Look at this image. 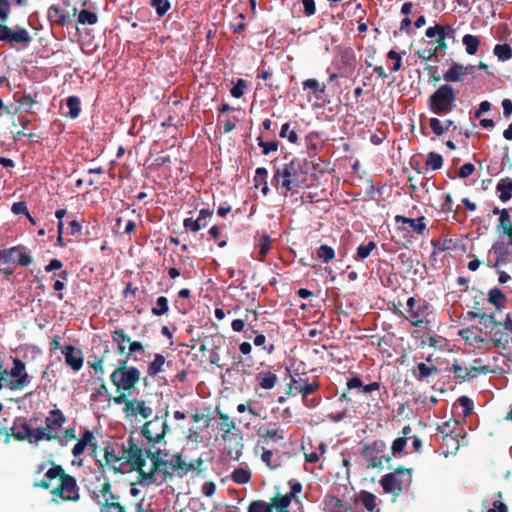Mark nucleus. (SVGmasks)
<instances>
[{"label":"nucleus","instance_id":"1","mask_svg":"<svg viewBox=\"0 0 512 512\" xmlns=\"http://www.w3.org/2000/svg\"><path fill=\"white\" fill-rule=\"evenodd\" d=\"M307 174L308 161L294 157L282 167L275 168L272 182L282 195L287 196L289 192H298L306 184Z\"/></svg>","mask_w":512,"mask_h":512},{"label":"nucleus","instance_id":"2","mask_svg":"<svg viewBox=\"0 0 512 512\" xmlns=\"http://www.w3.org/2000/svg\"><path fill=\"white\" fill-rule=\"evenodd\" d=\"M141 379V372L137 367L128 365L127 359L121 360L110 375V381L119 393L113 397V402L121 405L127 397L131 396Z\"/></svg>","mask_w":512,"mask_h":512},{"label":"nucleus","instance_id":"3","mask_svg":"<svg viewBox=\"0 0 512 512\" xmlns=\"http://www.w3.org/2000/svg\"><path fill=\"white\" fill-rule=\"evenodd\" d=\"M457 93L448 83L440 85L428 98V108L436 115L443 116L453 111Z\"/></svg>","mask_w":512,"mask_h":512},{"label":"nucleus","instance_id":"4","mask_svg":"<svg viewBox=\"0 0 512 512\" xmlns=\"http://www.w3.org/2000/svg\"><path fill=\"white\" fill-rule=\"evenodd\" d=\"M66 422L67 418L60 409H52L45 418V427L36 428L37 437L40 438V441L60 439L58 431Z\"/></svg>","mask_w":512,"mask_h":512},{"label":"nucleus","instance_id":"5","mask_svg":"<svg viewBox=\"0 0 512 512\" xmlns=\"http://www.w3.org/2000/svg\"><path fill=\"white\" fill-rule=\"evenodd\" d=\"M50 493L63 501L77 502L80 499L79 487L75 477L65 471L60 477L58 485L51 489Z\"/></svg>","mask_w":512,"mask_h":512},{"label":"nucleus","instance_id":"6","mask_svg":"<svg viewBox=\"0 0 512 512\" xmlns=\"http://www.w3.org/2000/svg\"><path fill=\"white\" fill-rule=\"evenodd\" d=\"M141 448L132 436L122 444V458L130 464L132 469H140L146 465V450Z\"/></svg>","mask_w":512,"mask_h":512},{"label":"nucleus","instance_id":"7","mask_svg":"<svg viewBox=\"0 0 512 512\" xmlns=\"http://www.w3.org/2000/svg\"><path fill=\"white\" fill-rule=\"evenodd\" d=\"M410 481L411 470L399 466L394 473L384 475L380 480V484L386 493L398 494L403 490V483Z\"/></svg>","mask_w":512,"mask_h":512},{"label":"nucleus","instance_id":"8","mask_svg":"<svg viewBox=\"0 0 512 512\" xmlns=\"http://www.w3.org/2000/svg\"><path fill=\"white\" fill-rule=\"evenodd\" d=\"M386 444L383 440H376L366 444L362 450V456L369 462L368 468H383V461L389 462L391 456H385Z\"/></svg>","mask_w":512,"mask_h":512},{"label":"nucleus","instance_id":"9","mask_svg":"<svg viewBox=\"0 0 512 512\" xmlns=\"http://www.w3.org/2000/svg\"><path fill=\"white\" fill-rule=\"evenodd\" d=\"M161 449L156 448L155 450H152L151 448L146 450V457L152 461V466L149 472H146L144 470V467H141L140 469H133L134 471H138V482L139 484L149 486L153 483H155V474L157 471H160L163 467L164 459L160 456Z\"/></svg>","mask_w":512,"mask_h":512},{"label":"nucleus","instance_id":"10","mask_svg":"<svg viewBox=\"0 0 512 512\" xmlns=\"http://www.w3.org/2000/svg\"><path fill=\"white\" fill-rule=\"evenodd\" d=\"M168 431V424L166 421L161 420L159 417H155L154 419L146 422L142 429V435L148 440L152 450H154V445L160 443L166 433Z\"/></svg>","mask_w":512,"mask_h":512},{"label":"nucleus","instance_id":"11","mask_svg":"<svg viewBox=\"0 0 512 512\" xmlns=\"http://www.w3.org/2000/svg\"><path fill=\"white\" fill-rule=\"evenodd\" d=\"M293 387L297 394L302 397L303 404L306 407H314L318 404L314 398H309L310 395L319 391L320 384L318 381L310 382L308 378L293 377Z\"/></svg>","mask_w":512,"mask_h":512},{"label":"nucleus","instance_id":"12","mask_svg":"<svg viewBox=\"0 0 512 512\" xmlns=\"http://www.w3.org/2000/svg\"><path fill=\"white\" fill-rule=\"evenodd\" d=\"M0 41H8L12 46L14 44H21L27 47L32 38L29 31L24 27H17L16 30H12L6 24H0Z\"/></svg>","mask_w":512,"mask_h":512},{"label":"nucleus","instance_id":"13","mask_svg":"<svg viewBox=\"0 0 512 512\" xmlns=\"http://www.w3.org/2000/svg\"><path fill=\"white\" fill-rule=\"evenodd\" d=\"M5 443H8L10 437H14L18 441H28L29 443H38L40 438L37 437L36 429L32 428L27 422H17L5 432Z\"/></svg>","mask_w":512,"mask_h":512},{"label":"nucleus","instance_id":"14","mask_svg":"<svg viewBox=\"0 0 512 512\" xmlns=\"http://www.w3.org/2000/svg\"><path fill=\"white\" fill-rule=\"evenodd\" d=\"M450 372H452L455 376V379L458 383H463L465 381H470L473 378H476L478 374H487L490 372V368L487 365L483 366H472L470 369L462 366L457 360L453 362L451 365Z\"/></svg>","mask_w":512,"mask_h":512},{"label":"nucleus","instance_id":"15","mask_svg":"<svg viewBox=\"0 0 512 512\" xmlns=\"http://www.w3.org/2000/svg\"><path fill=\"white\" fill-rule=\"evenodd\" d=\"M92 500L100 506L101 502H117L121 497L113 492L112 484L109 479L105 478L103 482H99L90 490Z\"/></svg>","mask_w":512,"mask_h":512},{"label":"nucleus","instance_id":"16","mask_svg":"<svg viewBox=\"0 0 512 512\" xmlns=\"http://www.w3.org/2000/svg\"><path fill=\"white\" fill-rule=\"evenodd\" d=\"M13 379L10 380L8 387L11 390L23 389L30 381V376L26 372L25 363L19 358H13V367L8 371Z\"/></svg>","mask_w":512,"mask_h":512},{"label":"nucleus","instance_id":"17","mask_svg":"<svg viewBox=\"0 0 512 512\" xmlns=\"http://www.w3.org/2000/svg\"><path fill=\"white\" fill-rule=\"evenodd\" d=\"M122 404H124L123 413L129 419L136 418L137 416L148 419L153 414V409L144 400L129 399L127 397Z\"/></svg>","mask_w":512,"mask_h":512},{"label":"nucleus","instance_id":"18","mask_svg":"<svg viewBox=\"0 0 512 512\" xmlns=\"http://www.w3.org/2000/svg\"><path fill=\"white\" fill-rule=\"evenodd\" d=\"M23 246H13L1 250V261L4 264L18 263L20 266H29L33 259L26 253Z\"/></svg>","mask_w":512,"mask_h":512},{"label":"nucleus","instance_id":"19","mask_svg":"<svg viewBox=\"0 0 512 512\" xmlns=\"http://www.w3.org/2000/svg\"><path fill=\"white\" fill-rule=\"evenodd\" d=\"M408 316L406 319L414 327H418L423 323V318L426 315L428 305L424 300H416L415 297H410L407 300Z\"/></svg>","mask_w":512,"mask_h":512},{"label":"nucleus","instance_id":"20","mask_svg":"<svg viewBox=\"0 0 512 512\" xmlns=\"http://www.w3.org/2000/svg\"><path fill=\"white\" fill-rule=\"evenodd\" d=\"M335 63L340 74L348 75L356 66V56L352 48L342 49L335 58Z\"/></svg>","mask_w":512,"mask_h":512},{"label":"nucleus","instance_id":"21","mask_svg":"<svg viewBox=\"0 0 512 512\" xmlns=\"http://www.w3.org/2000/svg\"><path fill=\"white\" fill-rule=\"evenodd\" d=\"M61 353L65 357V364L73 371H79L83 366V354L79 348L73 345H64L61 347Z\"/></svg>","mask_w":512,"mask_h":512},{"label":"nucleus","instance_id":"22","mask_svg":"<svg viewBox=\"0 0 512 512\" xmlns=\"http://www.w3.org/2000/svg\"><path fill=\"white\" fill-rule=\"evenodd\" d=\"M86 448H89L92 454H96L97 443L94 434L90 430H85L81 438L73 447V456L78 457L82 455Z\"/></svg>","mask_w":512,"mask_h":512},{"label":"nucleus","instance_id":"23","mask_svg":"<svg viewBox=\"0 0 512 512\" xmlns=\"http://www.w3.org/2000/svg\"><path fill=\"white\" fill-rule=\"evenodd\" d=\"M47 18L52 25H58L61 27L71 25V17L68 14H64L59 4H53L48 8Z\"/></svg>","mask_w":512,"mask_h":512},{"label":"nucleus","instance_id":"24","mask_svg":"<svg viewBox=\"0 0 512 512\" xmlns=\"http://www.w3.org/2000/svg\"><path fill=\"white\" fill-rule=\"evenodd\" d=\"M64 474V468L60 465L52 463V467L44 474V477L40 481H34V487H41L43 489H49L51 483L55 479H60Z\"/></svg>","mask_w":512,"mask_h":512},{"label":"nucleus","instance_id":"25","mask_svg":"<svg viewBox=\"0 0 512 512\" xmlns=\"http://www.w3.org/2000/svg\"><path fill=\"white\" fill-rule=\"evenodd\" d=\"M394 219L397 224H408L412 231L419 236H423L427 231L425 222L426 218L424 216H421L417 219H412L402 215H396Z\"/></svg>","mask_w":512,"mask_h":512},{"label":"nucleus","instance_id":"26","mask_svg":"<svg viewBox=\"0 0 512 512\" xmlns=\"http://www.w3.org/2000/svg\"><path fill=\"white\" fill-rule=\"evenodd\" d=\"M494 214H499L498 229H502L503 233L509 238V245L512 246V221L507 209H499L495 207L493 209Z\"/></svg>","mask_w":512,"mask_h":512},{"label":"nucleus","instance_id":"27","mask_svg":"<svg viewBox=\"0 0 512 512\" xmlns=\"http://www.w3.org/2000/svg\"><path fill=\"white\" fill-rule=\"evenodd\" d=\"M302 87L304 91H309V99L310 94H312L316 100L324 99L326 93V85L324 83H320L318 80L310 78L302 82Z\"/></svg>","mask_w":512,"mask_h":512},{"label":"nucleus","instance_id":"28","mask_svg":"<svg viewBox=\"0 0 512 512\" xmlns=\"http://www.w3.org/2000/svg\"><path fill=\"white\" fill-rule=\"evenodd\" d=\"M468 74V67L459 63H452L450 68L443 74V79L448 82L462 81Z\"/></svg>","mask_w":512,"mask_h":512},{"label":"nucleus","instance_id":"29","mask_svg":"<svg viewBox=\"0 0 512 512\" xmlns=\"http://www.w3.org/2000/svg\"><path fill=\"white\" fill-rule=\"evenodd\" d=\"M455 33L456 30L449 24H435L434 26H429L425 31V35L430 39L435 38L437 34H441L442 37L454 40Z\"/></svg>","mask_w":512,"mask_h":512},{"label":"nucleus","instance_id":"30","mask_svg":"<svg viewBox=\"0 0 512 512\" xmlns=\"http://www.w3.org/2000/svg\"><path fill=\"white\" fill-rule=\"evenodd\" d=\"M255 380L258 386L264 390H271L278 382V377L271 371H260L256 374Z\"/></svg>","mask_w":512,"mask_h":512},{"label":"nucleus","instance_id":"31","mask_svg":"<svg viewBox=\"0 0 512 512\" xmlns=\"http://www.w3.org/2000/svg\"><path fill=\"white\" fill-rule=\"evenodd\" d=\"M292 499L287 494H281L276 492L275 495L270 499V506H272V510L275 509L276 512H290L288 509L292 503Z\"/></svg>","mask_w":512,"mask_h":512},{"label":"nucleus","instance_id":"32","mask_svg":"<svg viewBox=\"0 0 512 512\" xmlns=\"http://www.w3.org/2000/svg\"><path fill=\"white\" fill-rule=\"evenodd\" d=\"M164 465L170 467L173 471H177L178 476L182 477L187 474V462L182 459L181 453H175L171 460H164Z\"/></svg>","mask_w":512,"mask_h":512},{"label":"nucleus","instance_id":"33","mask_svg":"<svg viewBox=\"0 0 512 512\" xmlns=\"http://www.w3.org/2000/svg\"><path fill=\"white\" fill-rule=\"evenodd\" d=\"M453 125L454 121L451 119L441 121L438 118L433 117L429 120V126L436 136H442L443 134L448 132L450 127Z\"/></svg>","mask_w":512,"mask_h":512},{"label":"nucleus","instance_id":"34","mask_svg":"<svg viewBox=\"0 0 512 512\" xmlns=\"http://www.w3.org/2000/svg\"><path fill=\"white\" fill-rule=\"evenodd\" d=\"M450 422H445L443 427H438L439 432L443 435V441L447 447H452L455 451L459 449V441L457 436L450 431Z\"/></svg>","mask_w":512,"mask_h":512},{"label":"nucleus","instance_id":"35","mask_svg":"<svg viewBox=\"0 0 512 512\" xmlns=\"http://www.w3.org/2000/svg\"><path fill=\"white\" fill-rule=\"evenodd\" d=\"M439 372L440 371L436 366H428L425 363L420 362L417 364V372L413 371V375L418 381H424L434 374H439Z\"/></svg>","mask_w":512,"mask_h":512},{"label":"nucleus","instance_id":"36","mask_svg":"<svg viewBox=\"0 0 512 512\" xmlns=\"http://www.w3.org/2000/svg\"><path fill=\"white\" fill-rule=\"evenodd\" d=\"M166 363L165 357L160 354L156 353L154 355L153 361H151L148 365L147 373L150 377L157 376L160 372L164 371V365Z\"/></svg>","mask_w":512,"mask_h":512},{"label":"nucleus","instance_id":"37","mask_svg":"<svg viewBox=\"0 0 512 512\" xmlns=\"http://www.w3.org/2000/svg\"><path fill=\"white\" fill-rule=\"evenodd\" d=\"M497 191L500 192L499 199L501 202H507L512 198V179H501L497 186Z\"/></svg>","mask_w":512,"mask_h":512},{"label":"nucleus","instance_id":"38","mask_svg":"<svg viewBox=\"0 0 512 512\" xmlns=\"http://www.w3.org/2000/svg\"><path fill=\"white\" fill-rule=\"evenodd\" d=\"M377 249V244L374 241H369L361 244L356 249V254L353 256L356 261H363L367 259L371 253Z\"/></svg>","mask_w":512,"mask_h":512},{"label":"nucleus","instance_id":"39","mask_svg":"<svg viewBox=\"0 0 512 512\" xmlns=\"http://www.w3.org/2000/svg\"><path fill=\"white\" fill-rule=\"evenodd\" d=\"M462 43L465 46L466 53L469 55H475L480 45V39L478 36L472 34H466L462 38Z\"/></svg>","mask_w":512,"mask_h":512},{"label":"nucleus","instance_id":"40","mask_svg":"<svg viewBox=\"0 0 512 512\" xmlns=\"http://www.w3.org/2000/svg\"><path fill=\"white\" fill-rule=\"evenodd\" d=\"M66 106L69 109V111L66 113V116L75 119L80 115V99L77 96H69L66 99Z\"/></svg>","mask_w":512,"mask_h":512},{"label":"nucleus","instance_id":"41","mask_svg":"<svg viewBox=\"0 0 512 512\" xmlns=\"http://www.w3.org/2000/svg\"><path fill=\"white\" fill-rule=\"evenodd\" d=\"M112 340L118 344V352L122 355L125 354L126 346L125 342H130V337L124 333L121 329H116L112 332Z\"/></svg>","mask_w":512,"mask_h":512},{"label":"nucleus","instance_id":"42","mask_svg":"<svg viewBox=\"0 0 512 512\" xmlns=\"http://www.w3.org/2000/svg\"><path fill=\"white\" fill-rule=\"evenodd\" d=\"M122 459V456L119 457L118 455H116L110 446L105 447V464L110 466L113 470L120 471V467L117 466V463H120Z\"/></svg>","mask_w":512,"mask_h":512},{"label":"nucleus","instance_id":"43","mask_svg":"<svg viewBox=\"0 0 512 512\" xmlns=\"http://www.w3.org/2000/svg\"><path fill=\"white\" fill-rule=\"evenodd\" d=\"M488 300L496 308H500L504 306L506 297L499 288L494 287L488 293Z\"/></svg>","mask_w":512,"mask_h":512},{"label":"nucleus","instance_id":"44","mask_svg":"<svg viewBox=\"0 0 512 512\" xmlns=\"http://www.w3.org/2000/svg\"><path fill=\"white\" fill-rule=\"evenodd\" d=\"M316 255L323 263H329L335 258V250L331 246L323 244L317 248Z\"/></svg>","mask_w":512,"mask_h":512},{"label":"nucleus","instance_id":"45","mask_svg":"<svg viewBox=\"0 0 512 512\" xmlns=\"http://www.w3.org/2000/svg\"><path fill=\"white\" fill-rule=\"evenodd\" d=\"M459 334L463 339H465L467 343L475 344L478 346V348H481L480 344L486 342L484 338H482L479 335H476L473 331H471L468 328L462 329Z\"/></svg>","mask_w":512,"mask_h":512},{"label":"nucleus","instance_id":"46","mask_svg":"<svg viewBox=\"0 0 512 512\" xmlns=\"http://www.w3.org/2000/svg\"><path fill=\"white\" fill-rule=\"evenodd\" d=\"M216 412H217V416L221 420V422H220L221 430L224 431L225 435L230 433L233 429H235L236 424L233 420H230V417L228 414H226L218 409L216 410Z\"/></svg>","mask_w":512,"mask_h":512},{"label":"nucleus","instance_id":"47","mask_svg":"<svg viewBox=\"0 0 512 512\" xmlns=\"http://www.w3.org/2000/svg\"><path fill=\"white\" fill-rule=\"evenodd\" d=\"M359 499L368 512H374L376 507V496L368 491H361Z\"/></svg>","mask_w":512,"mask_h":512},{"label":"nucleus","instance_id":"48","mask_svg":"<svg viewBox=\"0 0 512 512\" xmlns=\"http://www.w3.org/2000/svg\"><path fill=\"white\" fill-rule=\"evenodd\" d=\"M231 480L237 484H246L251 480V473L244 468H237L232 472Z\"/></svg>","mask_w":512,"mask_h":512},{"label":"nucleus","instance_id":"49","mask_svg":"<svg viewBox=\"0 0 512 512\" xmlns=\"http://www.w3.org/2000/svg\"><path fill=\"white\" fill-rule=\"evenodd\" d=\"M271 238L268 234H264L261 236L259 243L257 245L258 247V253H259V260L264 261L266 255L268 254L270 250Z\"/></svg>","mask_w":512,"mask_h":512},{"label":"nucleus","instance_id":"50","mask_svg":"<svg viewBox=\"0 0 512 512\" xmlns=\"http://www.w3.org/2000/svg\"><path fill=\"white\" fill-rule=\"evenodd\" d=\"M169 310L168 299L165 296H160L156 300V305L152 307L151 313L154 316H162Z\"/></svg>","mask_w":512,"mask_h":512},{"label":"nucleus","instance_id":"51","mask_svg":"<svg viewBox=\"0 0 512 512\" xmlns=\"http://www.w3.org/2000/svg\"><path fill=\"white\" fill-rule=\"evenodd\" d=\"M279 136L281 138H286L290 143L297 144L299 141L298 134L295 130L290 129V123H284L281 127Z\"/></svg>","mask_w":512,"mask_h":512},{"label":"nucleus","instance_id":"52","mask_svg":"<svg viewBox=\"0 0 512 512\" xmlns=\"http://www.w3.org/2000/svg\"><path fill=\"white\" fill-rule=\"evenodd\" d=\"M99 512H127V510L121 501L101 502L99 506Z\"/></svg>","mask_w":512,"mask_h":512},{"label":"nucleus","instance_id":"53","mask_svg":"<svg viewBox=\"0 0 512 512\" xmlns=\"http://www.w3.org/2000/svg\"><path fill=\"white\" fill-rule=\"evenodd\" d=\"M98 21V16L96 13L89 11V10H81L78 14V23L85 25H94Z\"/></svg>","mask_w":512,"mask_h":512},{"label":"nucleus","instance_id":"54","mask_svg":"<svg viewBox=\"0 0 512 512\" xmlns=\"http://www.w3.org/2000/svg\"><path fill=\"white\" fill-rule=\"evenodd\" d=\"M257 143H258V146L262 149L263 155H268L271 152L277 151L278 150V146H279V141L278 140H273V141H270V142H265L263 140L262 136H259L257 138Z\"/></svg>","mask_w":512,"mask_h":512},{"label":"nucleus","instance_id":"55","mask_svg":"<svg viewBox=\"0 0 512 512\" xmlns=\"http://www.w3.org/2000/svg\"><path fill=\"white\" fill-rule=\"evenodd\" d=\"M247 512H273L272 506L264 500H254L252 501L248 508Z\"/></svg>","mask_w":512,"mask_h":512},{"label":"nucleus","instance_id":"56","mask_svg":"<svg viewBox=\"0 0 512 512\" xmlns=\"http://www.w3.org/2000/svg\"><path fill=\"white\" fill-rule=\"evenodd\" d=\"M500 60H509L512 57V49L508 44H497L493 50Z\"/></svg>","mask_w":512,"mask_h":512},{"label":"nucleus","instance_id":"57","mask_svg":"<svg viewBox=\"0 0 512 512\" xmlns=\"http://www.w3.org/2000/svg\"><path fill=\"white\" fill-rule=\"evenodd\" d=\"M260 438L264 441L271 439L273 441H279L284 439V435L280 434L277 429H262L258 431Z\"/></svg>","mask_w":512,"mask_h":512},{"label":"nucleus","instance_id":"58","mask_svg":"<svg viewBox=\"0 0 512 512\" xmlns=\"http://www.w3.org/2000/svg\"><path fill=\"white\" fill-rule=\"evenodd\" d=\"M426 165L432 170H439L443 165V158L436 152H430L427 156Z\"/></svg>","mask_w":512,"mask_h":512},{"label":"nucleus","instance_id":"59","mask_svg":"<svg viewBox=\"0 0 512 512\" xmlns=\"http://www.w3.org/2000/svg\"><path fill=\"white\" fill-rule=\"evenodd\" d=\"M151 6L156 10L159 17L164 16L170 9L169 0H151Z\"/></svg>","mask_w":512,"mask_h":512},{"label":"nucleus","instance_id":"60","mask_svg":"<svg viewBox=\"0 0 512 512\" xmlns=\"http://www.w3.org/2000/svg\"><path fill=\"white\" fill-rule=\"evenodd\" d=\"M100 380H101L102 383L95 390V392H93L91 394V399L96 401L99 397H105L107 400H112L113 401V397L110 395L106 383L104 382V380L102 378H100Z\"/></svg>","mask_w":512,"mask_h":512},{"label":"nucleus","instance_id":"61","mask_svg":"<svg viewBox=\"0 0 512 512\" xmlns=\"http://www.w3.org/2000/svg\"><path fill=\"white\" fill-rule=\"evenodd\" d=\"M492 250L494 251L495 254L498 255L497 262H499L500 260L501 261L506 260V258L508 256V248L503 242H496L495 244H493ZM497 265H498V263H496L494 266H497Z\"/></svg>","mask_w":512,"mask_h":512},{"label":"nucleus","instance_id":"62","mask_svg":"<svg viewBox=\"0 0 512 512\" xmlns=\"http://www.w3.org/2000/svg\"><path fill=\"white\" fill-rule=\"evenodd\" d=\"M246 87H247V82L244 79L239 78L236 81V83L234 84V86L232 87V89L230 90L232 97H234V98L242 97Z\"/></svg>","mask_w":512,"mask_h":512},{"label":"nucleus","instance_id":"63","mask_svg":"<svg viewBox=\"0 0 512 512\" xmlns=\"http://www.w3.org/2000/svg\"><path fill=\"white\" fill-rule=\"evenodd\" d=\"M183 226L186 230H190L192 232H198L202 228L206 226V223L200 224V221L193 218H185L183 221Z\"/></svg>","mask_w":512,"mask_h":512},{"label":"nucleus","instance_id":"64","mask_svg":"<svg viewBox=\"0 0 512 512\" xmlns=\"http://www.w3.org/2000/svg\"><path fill=\"white\" fill-rule=\"evenodd\" d=\"M459 405L463 408V415L466 417L472 413L474 404L468 396H461L458 398Z\"/></svg>","mask_w":512,"mask_h":512}]
</instances>
